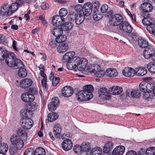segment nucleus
I'll return each instance as SVG.
<instances>
[{
    "instance_id": "f257e3e1",
    "label": "nucleus",
    "mask_w": 155,
    "mask_h": 155,
    "mask_svg": "<svg viewBox=\"0 0 155 155\" xmlns=\"http://www.w3.org/2000/svg\"><path fill=\"white\" fill-rule=\"evenodd\" d=\"M94 90V87L91 84L84 86L83 87V90L78 91L77 93V99L80 101L90 100L93 97V95L92 92Z\"/></svg>"
},
{
    "instance_id": "f03ea898",
    "label": "nucleus",
    "mask_w": 155,
    "mask_h": 155,
    "mask_svg": "<svg viewBox=\"0 0 155 155\" xmlns=\"http://www.w3.org/2000/svg\"><path fill=\"white\" fill-rule=\"evenodd\" d=\"M21 0H18L15 3L11 5L8 4L3 5L1 8L0 11L1 15L7 16L11 15L17 9L18 6L21 5Z\"/></svg>"
},
{
    "instance_id": "7ed1b4c3",
    "label": "nucleus",
    "mask_w": 155,
    "mask_h": 155,
    "mask_svg": "<svg viewBox=\"0 0 155 155\" xmlns=\"http://www.w3.org/2000/svg\"><path fill=\"white\" fill-rule=\"evenodd\" d=\"M5 62L7 65L14 69L23 67V62L18 59L15 58L13 53H8L5 56Z\"/></svg>"
},
{
    "instance_id": "20e7f679",
    "label": "nucleus",
    "mask_w": 155,
    "mask_h": 155,
    "mask_svg": "<svg viewBox=\"0 0 155 155\" xmlns=\"http://www.w3.org/2000/svg\"><path fill=\"white\" fill-rule=\"evenodd\" d=\"M72 63L74 65V68L80 71L85 70L88 64V61L85 58H81L79 57L75 56Z\"/></svg>"
},
{
    "instance_id": "39448f33",
    "label": "nucleus",
    "mask_w": 155,
    "mask_h": 155,
    "mask_svg": "<svg viewBox=\"0 0 155 155\" xmlns=\"http://www.w3.org/2000/svg\"><path fill=\"white\" fill-rule=\"evenodd\" d=\"M120 34L124 37L128 35L129 38L134 41H137L138 38L137 34L135 31L132 32V30H120Z\"/></svg>"
},
{
    "instance_id": "423d86ee",
    "label": "nucleus",
    "mask_w": 155,
    "mask_h": 155,
    "mask_svg": "<svg viewBox=\"0 0 155 155\" xmlns=\"http://www.w3.org/2000/svg\"><path fill=\"white\" fill-rule=\"evenodd\" d=\"M11 143L12 145L19 148H22L24 145L23 140L16 134L12 135L10 139Z\"/></svg>"
},
{
    "instance_id": "0eeeda50",
    "label": "nucleus",
    "mask_w": 155,
    "mask_h": 155,
    "mask_svg": "<svg viewBox=\"0 0 155 155\" xmlns=\"http://www.w3.org/2000/svg\"><path fill=\"white\" fill-rule=\"evenodd\" d=\"M62 130L61 126L58 124H55L53 128V132L54 135L51 132H49L48 135L51 139L54 140L55 139V137L57 138L61 136V133Z\"/></svg>"
},
{
    "instance_id": "6e6552de",
    "label": "nucleus",
    "mask_w": 155,
    "mask_h": 155,
    "mask_svg": "<svg viewBox=\"0 0 155 155\" xmlns=\"http://www.w3.org/2000/svg\"><path fill=\"white\" fill-rule=\"evenodd\" d=\"M110 24L112 25L116 26L119 25L123 21L122 16L119 14H115L111 17Z\"/></svg>"
},
{
    "instance_id": "1a4fd4ad",
    "label": "nucleus",
    "mask_w": 155,
    "mask_h": 155,
    "mask_svg": "<svg viewBox=\"0 0 155 155\" xmlns=\"http://www.w3.org/2000/svg\"><path fill=\"white\" fill-rule=\"evenodd\" d=\"M75 52L74 51L67 52L63 56L62 61L64 63H71L75 57Z\"/></svg>"
},
{
    "instance_id": "9d476101",
    "label": "nucleus",
    "mask_w": 155,
    "mask_h": 155,
    "mask_svg": "<svg viewBox=\"0 0 155 155\" xmlns=\"http://www.w3.org/2000/svg\"><path fill=\"white\" fill-rule=\"evenodd\" d=\"M21 123V126L25 129L28 130L30 129L33 125V122L31 118H24L21 119L20 120Z\"/></svg>"
},
{
    "instance_id": "9b49d317",
    "label": "nucleus",
    "mask_w": 155,
    "mask_h": 155,
    "mask_svg": "<svg viewBox=\"0 0 155 155\" xmlns=\"http://www.w3.org/2000/svg\"><path fill=\"white\" fill-rule=\"evenodd\" d=\"M98 96L104 99L108 100L111 98L110 96L107 91V89L105 87L100 88L98 91Z\"/></svg>"
},
{
    "instance_id": "f8f14e48",
    "label": "nucleus",
    "mask_w": 155,
    "mask_h": 155,
    "mask_svg": "<svg viewBox=\"0 0 155 155\" xmlns=\"http://www.w3.org/2000/svg\"><path fill=\"white\" fill-rule=\"evenodd\" d=\"M141 16L143 18L142 20V22L145 25L148 26H153L154 24V20L149 17V14L147 13H142Z\"/></svg>"
},
{
    "instance_id": "ddd939ff",
    "label": "nucleus",
    "mask_w": 155,
    "mask_h": 155,
    "mask_svg": "<svg viewBox=\"0 0 155 155\" xmlns=\"http://www.w3.org/2000/svg\"><path fill=\"white\" fill-rule=\"evenodd\" d=\"M155 50L153 48L149 46L146 48L144 50L143 55L144 58L146 59L152 58L155 53Z\"/></svg>"
},
{
    "instance_id": "4468645a",
    "label": "nucleus",
    "mask_w": 155,
    "mask_h": 155,
    "mask_svg": "<svg viewBox=\"0 0 155 155\" xmlns=\"http://www.w3.org/2000/svg\"><path fill=\"white\" fill-rule=\"evenodd\" d=\"M26 130L22 127L17 130V135L24 140H27L28 137V132Z\"/></svg>"
},
{
    "instance_id": "2eb2a0df",
    "label": "nucleus",
    "mask_w": 155,
    "mask_h": 155,
    "mask_svg": "<svg viewBox=\"0 0 155 155\" xmlns=\"http://www.w3.org/2000/svg\"><path fill=\"white\" fill-rule=\"evenodd\" d=\"M59 103V101L58 97H54L51 102L48 104V108L51 111H54L56 109L58 104Z\"/></svg>"
},
{
    "instance_id": "dca6fc26",
    "label": "nucleus",
    "mask_w": 155,
    "mask_h": 155,
    "mask_svg": "<svg viewBox=\"0 0 155 155\" xmlns=\"http://www.w3.org/2000/svg\"><path fill=\"white\" fill-rule=\"evenodd\" d=\"M61 92L62 95L64 97H69L72 95L74 91L71 86H67L62 88Z\"/></svg>"
},
{
    "instance_id": "f3484780",
    "label": "nucleus",
    "mask_w": 155,
    "mask_h": 155,
    "mask_svg": "<svg viewBox=\"0 0 155 155\" xmlns=\"http://www.w3.org/2000/svg\"><path fill=\"white\" fill-rule=\"evenodd\" d=\"M63 22V19L58 15H54L52 17V23L53 25L55 26H60Z\"/></svg>"
},
{
    "instance_id": "a211bd4d",
    "label": "nucleus",
    "mask_w": 155,
    "mask_h": 155,
    "mask_svg": "<svg viewBox=\"0 0 155 155\" xmlns=\"http://www.w3.org/2000/svg\"><path fill=\"white\" fill-rule=\"evenodd\" d=\"M122 73L126 77H133L136 74V71L131 68L126 67L123 70Z\"/></svg>"
},
{
    "instance_id": "6ab92c4d",
    "label": "nucleus",
    "mask_w": 155,
    "mask_h": 155,
    "mask_svg": "<svg viewBox=\"0 0 155 155\" xmlns=\"http://www.w3.org/2000/svg\"><path fill=\"white\" fill-rule=\"evenodd\" d=\"M61 145L63 149L67 151L72 148L73 144L71 139H66V140H63Z\"/></svg>"
},
{
    "instance_id": "aec40b11",
    "label": "nucleus",
    "mask_w": 155,
    "mask_h": 155,
    "mask_svg": "<svg viewBox=\"0 0 155 155\" xmlns=\"http://www.w3.org/2000/svg\"><path fill=\"white\" fill-rule=\"evenodd\" d=\"M21 98L22 101L25 102L33 101L35 99V97L33 95L26 92L22 94Z\"/></svg>"
},
{
    "instance_id": "412c9836",
    "label": "nucleus",
    "mask_w": 155,
    "mask_h": 155,
    "mask_svg": "<svg viewBox=\"0 0 155 155\" xmlns=\"http://www.w3.org/2000/svg\"><path fill=\"white\" fill-rule=\"evenodd\" d=\"M153 8L152 5L148 3H143L140 6V9L143 11L142 13L151 12L153 10Z\"/></svg>"
},
{
    "instance_id": "4be33fe9",
    "label": "nucleus",
    "mask_w": 155,
    "mask_h": 155,
    "mask_svg": "<svg viewBox=\"0 0 155 155\" xmlns=\"http://www.w3.org/2000/svg\"><path fill=\"white\" fill-rule=\"evenodd\" d=\"M92 4L89 2L86 3L83 6V9H84V15L86 16H89L92 12Z\"/></svg>"
},
{
    "instance_id": "5701e85b",
    "label": "nucleus",
    "mask_w": 155,
    "mask_h": 155,
    "mask_svg": "<svg viewBox=\"0 0 155 155\" xmlns=\"http://www.w3.org/2000/svg\"><path fill=\"white\" fill-rule=\"evenodd\" d=\"M33 83V81L30 79H25L20 82L21 87L25 89L30 87Z\"/></svg>"
},
{
    "instance_id": "b1692460",
    "label": "nucleus",
    "mask_w": 155,
    "mask_h": 155,
    "mask_svg": "<svg viewBox=\"0 0 155 155\" xmlns=\"http://www.w3.org/2000/svg\"><path fill=\"white\" fill-rule=\"evenodd\" d=\"M69 45L67 43H60L57 47V50L58 52L61 53L66 52L68 49Z\"/></svg>"
},
{
    "instance_id": "393cba45",
    "label": "nucleus",
    "mask_w": 155,
    "mask_h": 155,
    "mask_svg": "<svg viewBox=\"0 0 155 155\" xmlns=\"http://www.w3.org/2000/svg\"><path fill=\"white\" fill-rule=\"evenodd\" d=\"M125 150V147L120 146L116 147L113 150L112 154L113 155H122Z\"/></svg>"
},
{
    "instance_id": "a878e982",
    "label": "nucleus",
    "mask_w": 155,
    "mask_h": 155,
    "mask_svg": "<svg viewBox=\"0 0 155 155\" xmlns=\"http://www.w3.org/2000/svg\"><path fill=\"white\" fill-rule=\"evenodd\" d=\"M98 6H96L93 10V16L94 19L95 21H99L103 17V15L100 13L98 10Z\"/></svg>"
},
{
    "instance_id": "bb28decb",
    "label": "nucleus",
    "mask_w": 155,
    "mask_h": 155,
    "mask_svg": "<svg viewBox=\"0 0 155 155\" xmlns=\"http://www.w3.org/2000/svg\"><path fill=\"white\" fill-rule=\"evenodd\" d=\"M109 91L113 95H117L120 94L122 91V88L119 86H114L110 87Z\"/></svg>"
},
{
    "instance_id": "cd10ccee",
    "label": "nucleus",
    "mask_w": 155,
    "mask_h": 155,
    "mask_svg": "<svg viewBox=\"0 0 155 155\" xmlns=\"http://www.w3.org/2000/svg\"><path fill=\"white\" fill-rule=\"evenodd\" d=\"M136 74L138 76H143L145 75L147 72V69L143 67H140L135 68Z\"/></svg>"
},
{
    "instance_id": "c85d7f7f",
    "label": "nucleus",
    "mask_w": 155,
    "mask_h": 155,
    "mask_svg": "<svg viewBox=\"0 0 155 155\" xmlns=\"http://www.w3.org/2000/svg\"><path fill=\"white\" fill-rule=\"evenodd\" d=\"M113 144L112 142H107L104 145L103 148V152L105 153H107L112 150L113 148Z\"/></svg>"
},
{
    "instance_id": "c756f323",
    "label": "nucleus",
    "mask_w": 155,
    "mask_h": 155,
    "mask_svg": "<svg viewBox=\"0 0 155 155\" xmlns=\"http://www.w3.org/2000/svg\"><path fill=\"white\" fill-rule=\"evenodd\" d=\"M105 74L109 77H114L117 75L118 72L115 69L108 68L106 70Z\"/></svg>"
},
{
    "instance_id": "7c9ffc66",
    "label": "nucleus",
    "mask_w": 155,
    "mask_h": 155,
    "mask_svg": "<svg viewBox=\"0 0 155 155\" xmlns=\"http://www.w3.org/2000/svg\"><path fill=\"white\" fill-rule=\"evenodd\" d=\"M94 73L96 76L99 78L104 76L105 74L104 71L101 69L100 66L98 65L96 66Z\"/></svg>"
},
{
    "instance_id": "2f4dec72",
    "label": "nucleus",
    "mask_w": 155,
    "mask_h": 155,
    "mask_svg": "<svg viewBox=\"0 0 155 155\" xmlns=\"http://www.w3.org/2000/svg\"><path fill=\"white\" fill-rule=\"evenodd\" d=\"M21 114L23 116L24 118H31L33 116V113L32 111H30V110L27 109L25 107V109L23 111H21Z\"/></svg>"
},
{
    "instance_id": "473e14b6",
    "label": "nucleus",
    "mask_w": 155,
    "mask_h": 155,
    "mask_svg": "<svg viewBox=\"0 0 155 155\" xmlns=\"http://www.w3.org/2000/svg\"><path fill=\"white\" fill-rule=\"evenodd\" d=\"M84 13H81L78 14L75 20L76 24L79 25L84 20Z\"/></svg>"
},
{
    "instance_id": "72a5a7b5",
    "label": "nucleus",
    "mask_w": 155,
    "mask_h": 155,
    "mask_svg": "<svg viewBox=\"0 0 155 155\" xmlns=\"http://www.w3.org/2000/svg\"><path fill=\"white\" fill-rule=\"evenodd\" d=\"M58 117V115L57 113L52 112L48 115V120L49 121L52 122L56 120Z\"/></svg>"
},
{
    "instance_id": "f704fd0d",
    "label": "nucleus",
    "mask_w": 155,
    "mask_h": 155,
    "mask_svg": "<svg viewBox=\"0 0 155 155\" xmlns=\"http://www.w3.org/2000/svg\"><path fill=\"white\" fill-rule=\"evenodd\" d=\"M138 44L139 46L142 48H147L148 46V42L145 39L141 38L138 41Z\"/></svg>"
},
{
    "instance_id": "c9c22d12",
    "label": "nucleus",
    "mask_w": 155,
    "mask_h": 155,
    "mask_svg": "<svg viewBox=\"0 0 155 155\" xmlns=\"http://www.w3.org/2000/svg\"><path fill=\"white\" fill-rule=\"evenodd\" d=\"M24 65L22 67H19L20 68L18 71V74L19 76L21 78H24L25 77L27 74V70L24 68Z\"/></svg>"
},
{
    "instance_id": "e433bc0d",
    "label": "nucleus",
    "mask_w": 155,
    "mask_h": 155,
    "mask_svg": "<svg viewBox=\"0 0 155 155\" xmlns=\"http://www.w3.org/2000/svg\"><path fill=\"white\" fill-rule=\"evenodd\" d=\"M37 106L36 103L33 102L32 103H30L26 104L25 107L26 109L30 110V111H32V112L33 113V111L37 109Z\"/></svg>"
},
{
    "instance_id": "4c0bfd02",
    "label": "nucleus",
    "mask_w": 155,
    "mask_h": 155,
    "mask_svg": "<svg viewBox=\"0 0 155 155\" xmlns=\"http://www.w3.org/2000/svg\"><path fill=\"white\" fill-rule=\"evenodd\" d=\"M21 148H19L15 146L10 147L9 148L10 153L12 155H17L18 150H21Z\"/></svg>"
},
{
    "instance_id": "58836bf2",
    "label": "nucleus",
    "mask_w": 155,
    "mask_h": 155,
    "mask_svg": "<svg viewBox=\"0 0 155 155\" xmlns=\"http://www.w3.org/2000/svg\"><path fill=\"white\" fill-rule=\"evenodd\" d=\"M147 68L149 71L152 73H155V62H150L147 65Z\"/></svg>"
},
{
    "instance_id": "ea45409f",
    "label": "nucleus",
    "mask_w": 155,
    "mask_h": 155,
    "mask_svg": "<svg viewBox=\"0 0 155 155\" xmlns=\"http://www.w3.org/2000/svg\"><path fill=\"white\" fill-rule=\"evenodd\" d=\"M120 29H132V27L127 22L124 21L120 24L119 25Z\"/></svg>"
},
{
    "instance_id": "a19ab883",
    "label": "nucleus",
    "mask_w": 155,
    "mask_h": 155,
    "mask_svg": "<svg viewBox=\"0 0 155 155\" xmlns=\"http://www.w3.org/2000/svg\"><path fill=\"white\" fill-rule=\"evenodd\" d=\"M67 39V36L65 35H61L55 38V41L56 43H62L64 42Z\"/></svg>"
},
{
    "instance_id": "79ce46f5",
    "label": "nucleus",
    "mask_w": 155,
    "mask_h": 155,
    "mask_svg": "<svg viewBox=\"0 0 155 155\" xmlns=\"http://www.w3.org/2000/svg\"><path fill=\"white\" fill-rule=\"evenodd\" d=\"M35 155H45V149L39 147L37 148L34 151Z\"/></svg>"
},
{
    "instance_id": "37998d69",
    "label": "nucleus",
    "mask_w": 155,
    "mask_h": 155,
    "mask_svg": "<svg viewBox=\"0 0 155 155\" xmlns=\"http://www.w3.org/2000/svg\"><path fill=\"white\" fill-rule=\"evenodd\" d=\"M147 82L145 81L141 82L139 85V88L140 91L146 93Z\"/></svg>"
},
{
    "instance_id": "c03bdc74",
    "label": "nucleus",
    "mask_w": 155,
    "mask_h": 155,
    "mask_svg": "<svg viewBox=\"0 0 155 155\" xmlns=\"http://www.w3.org/2000/svg\"><path fill=\"white\" fill-rule=\"evenodd\" d=\"M81 146L76 145L74 146L73 147V150L74 152L78 154H81L82 153L83 150Z\"/></svg>"
},
{
    "instance_id": "a18cd8bd",
    "label": "nucleus",
    "mask_w": 155,
    "mask_h": 155,
    "mask_svg": "<svg viewBox=\"0 0 155 155\" xmlns=\"http://www.w3.org/2000/svg\"><path fill=\"white\" fill-rule=\"evenodd\" d=\"M147 91H146V92L149 93L153 91V93H154V88H155V86H154V85L153 83L150 84L147 82Z\"/></svg>"
},
{
    "instance_id": "49530a36",
    "label": "nucleus",
    "mask_w": 155,
    "mask_h": 155,
    "mask_svg": "<svg viewBox=\"0 0 155 155\" xmlns=\"http://www.w3.org/2000/svg\"><path fill=\"white\" fill-rule=\"evenodd\" d=\"M131 97L134 98H138L140 96L139 91L135 89H133L130 92Z\"/></svg>"
},
{
    "instance_id": "de8ad7c7",
    "label": "nucleus",
    "mask_w": 155,
    "mask_h": 155,
    "mask_svg": "<svg viewBox=\"0 0 155 155\" xmlns=\"http://www.w3.org/2000/svg\"><path fill=\"white\" fill-rule=\"evenodd\" d=\"M146 155H155V147H153L148 148L146 151Z\"/></svg>"
},
{
    "instance_id": "09e8293b",
    "label": "nucleus",
    "mask_w": 155,
    "mask_h": 155,
    "mask_svg": "<svg viewBox=\"0 0 155 155\" xmlns=\"http://www.w3.org/2000/svg\"><path fill=\"white\" fill-rule=\"evenodd\" d=\"M73 25L70 22H66L64 23L61 27V29H71ZM60 29H61L60 28Z\"/></svg>"
},
{
    "instance_id": "8fccbe9b",
    "label": "nucleus",
    "mask_w": 155,
    "mask_h": 155,
    "mask_svg": "<svg viewBox=\"0 0 155 155\" xmlns=\"http://www.w3.org/2000/svg\"><path fill=\"white\" fill-rule=\"evenodd\" d=\"M7 51L2 48H0V60H3L6 55L8 54Z\"/></svg>"
},
{
    "instance_id": "3c124183",
    "label": "nucleus",
    "mask_w": 155,
    "mask_h": 155,
    "mask_svg": "<svg viewBox=\"0 0 155 155\" xmlns=\"http://www.w3.org/2000/svg\"><path fill=\"white\" fill-rule=\"evenodd\" d=\"M56 43L55 39L51 38L49 40V44L48 45V47L51 49L56 48L57 46Z\"/></svg>"
},
{
    "instance_id": "603ef678",
    "label": "nucleus",
    "mask_w": 155,
    "mask_h": 155,
    "mask_svg": "<svg viewBox=\"0 0 155 155\" xmlns=\"http://www.w3.org/2000/svg\"><path fill=\"white\" fill-rule=\"evenodd\" d=\"M96 150L94 149L91 152L90 155H101L102 153V151L101 150L100 148L97 147L96 148Z\"/></svg>"
},
{
    "instance_id": "864d4df0",
    "label": "nucleus",
    "mask_w": 155,
    "mask_h": 155,
    "mask_svg": "<svg viewBox=\"0 0 155 155\" xmlns=\"http://www.w3.org/2000/svg\"><path fill=\"white\" fill-rule=\"evenodd\" d=\"M63 30H53V31H51V32L54 36L57 38L61 35L62 34Z\"/></svg>"
},
{
    "instance_id": "5fc2aeb1",
    "label": "nucleus",
    "mask_w": 155,
    "mask_h": 155,
    "mask_svg": "<svg viewBox=\"0 0 155 155\" xmlns=\"http://www.w3.org/2000/svg\"><path fill=\"white\" fill-rule=\"evenodd\" d=\"M59 12V15H58L62 18L63 17L67 15L68 12L66 8H63L60 10Z\"/></svg>"
},
{
    "instance_id": "6e6d98bb",
    "label": "nucleus",
    "mask_w": 155,
    "mask_h": 155,
    "mask_svg": "<svg viewBox=\"0 0 155 155\" xmlns=\"http://www.w3.org/2000/svg\"><path fill=\"white\" fill-rule=\"evenodd\" d=\"M24 155H35L34 151L31 148H28L25 151Z\"/></svg>"
},
{
    "instance_id": "4d7b16f0",
    "label": "nucleus",
    "mask_w": 155,
    "mask_h": 155,
    "mask_svg": "<svg viewBox=\"0 0 155 155\" xmlns=\"http://www.w3.org/2000/svg\"><path fill=\"white\" fill-rule=\"evenodd\" d=\"M78 14H76L74 12H71L68 16V19L69 20L71 21H74L75 20L76 17L77 16Z\"/></svg>"
},
{
    "instance_id": "13d9d810",
    "label": "nucleus",
    "mask_w": 155,
    "mask_h": 155,
    "mask_svg": "<svg viewBox=\"0 0 155 155\" xmlns=\"http://www.w3.org/2000/svg\"><path fill=\"white\" fill-rule=\"evenodd\" d=\"M60 81V78L58 77H55L54 78L52 79V85L54 87L56 86Z\"/></svg>"
},
{
    "instance_id": "bf43d9fd",
    "label": "nucleus",
    "mask_w": 155,
    "mask_h": 155,
    "mask_svg": "<svg viewBox=\"0 0 155 155\" xmlns=\"http://www.w3.org/2000/svg\"><path fill=\"white\" fill-rule=\"evenodd\" d=\"M74 9L78 13L81 12L83 9V7L80 5H77L74 7Z\"/></svg>"
},
{
    "instance_id": "052dcab7",
    "label": "nucleus",
    "mask_w": 155,
    "mask_h": 155,
    "mask_svg": "<svg viewBox=\"0 0 155 155\" xmlns=\"http://www.w3.org/2000/svg\"><path fill=\"white\" fill-rule=\"evenodd\" d=\"M71 136V134L69 132L64 133L61 136L62 139L63 140H66V139H70Z\"/></svg>"
},
{
    "instance_id": "680f3d73",
    "label": "nucleus",
    "mask_w": 155,
    "mask_h": 155,
    "mask_svg": "<svg viewBox=\"0 0 155 155\" xmlns=\"http://www.w3.org/2000/svg\"><path fill=\"white\" fill-rule=\"evenodd\" d=\"M96 67V66L92 65H88L87 68L86 70L89 72L94 73Z\"/></svg>"
},
{
    "instance_id": "e2e57ef3",
    "label": "nucleus",
    "mask_w": 155,
    "mask_h": 155,
    "mask_svg": "<svg viewBox=\"0 0 155 155\" xmlns=\"http://www.w3.org/2000/svg\"><path fill=\"white\" fill-rule=\"evenodd\" d=\"M108 9V6L106 4H103L101 8V11L102 13L106 12Z\"/></svg>"
},
{
    "instance_id": "0e129e2a",
    "label": "nucleus",
    "mask_w": 155,
    "mask_h": 155,
    "mask_svg": "<svg viewBox=\"0 0 155 155\" xmlns=\"http://www.w3.org/2000/svg\"><path fill=\"white\" fill-rule=\"evenodd\" d=\"M28 93H30L32 94H35L37 93V91L36 89L34 87H30L28 90Z\"/></svg>"
},
{
    "instance_id": "69168bd1",
    "label": "nucleus",
    "mask_w": 155,
    "mask_h": 155,
    "mask_svg": "<svg viewBox=\"0 0 155 155\" xmlns=\"http://www.w3.org/2000/svg\"><path fill=\"white\" fill-rule=\"evenodd\" d=\"M41 7L42 9L47 10L49 8V6L48 3L43 2L41 5Z\"/></svg>"
},
{
    "instance_id": "338daca9",
    "label": "nucleus",
    "mask_w": 155,
    "mask_h": 155,
    "mask_svg": "<svg viewBox=\"0 0 155 155\" xmlns=\"http://www.w3.org/2000/svg\"><path fill=\"white\" fill-rule=\"evenodd\" d=\"M47 78H43L41 80V84L43 89L46 88Z\"/></svg>"
},
{
    "instance_id": "774afa93",
    "label": "nucleus",
    "mask_w": 155,
    "mask_h": 155,
    "mask_svg": "<svg viewBox=\"0 0 155 155\" xmlns=\"http://www.w3.org/2000/svg\"><path fill=\"white\" fill-rule=\"evenodd\" d=\"M126 155H137V153L135 151L129 150L127 152Z\"/></svg>"
}]
</instances>
